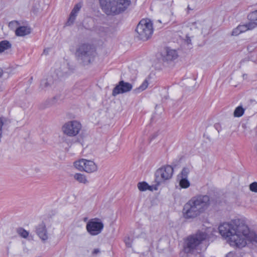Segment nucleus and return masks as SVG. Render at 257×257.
<instances>
[{"instance_id": "obj_1", "label": "nucleus", "mask_w": 257, "mask_h": 257, "mask_svg": "<svg viewBox=\"0 0 257 257\" xmlns=\"http://www.w3.org/2000/svg\"><path fill=\"white\" fill-rule=\"evenodd\" d=\"M221 236L231 246L242 248L248 243H257V235L250 231L244 221L236 219L229 223L224 222L218 227Z\"/></svg>"}, {"instance_id": "obj_2", "label": "nucleus", "mask_w": 257, "mask_h": 257, "mask_svg": "<svg viewBox=\"0 0 257 257\" xmlns=\"http://www.w3.org/2000/svg\"><path fill=\"white\" fill-rule=\"evenodd\" d=\"M211 203L207 195H197L192 197L183 207V214L186 219H193L204 213Z\"/></svg>"}, {"instance_id": "obj_3", "label": "nucleus", "mask_w": 257, "mask_h": 257, "mask_svg": "<svg viewBox=\"0 0 257 257\" xmlns=\"http://www.w3.org/2000/svg\"><path fill=\"white\" fill-rule=\"evenodd\" d=\"M99 3L106 15H118L126 10L131 4V1L99 0Z\"/></svg>"}, {"instance_id": "obj_4", "label": "nucleus", "mask_w": 257, "mask_h": 257, "mask_svg": "<svg viewBox=\"0 0 257 257\" xmlns=\"http://www.w3.org/2000/svg\"><path fill=\"white\" fill-rule=\"evenodd\" d=\"M95 55L94 48L88 44H82L77 48L76 56L77 59L84 65H88L93 61Z\"/></svg>"}, {"instance_id": "obj_5", "label": "nucleus", "mask_w": 257, "mask_h": 257, "mask_svg": "<svg viewBox=\"0 0 257 257\" xmlns=\"http://www.w3.org/2000/svg\"><path fill=\"white\" fill-rule=\"evenodd\" d=\"M136 31L138 34L137 37L140 40H148L153 32L152 21L148 18L142 19L138 24Z\"/></svg>"}, {"instance_id": "obj_6", "label": "nucleus", "mask_w": 257, "mask_h": 257, "mask_svg": "<svg viewBox=\"0 0 257 257\" xmlns=\"http://www.w3.org/2000/svg\"><path fill=\"white\" fill-rule=\"evenodd\" d=\"M74 166L78 170L88 173H93L97 170V166L93 161L84 159L74 162Z\"/></svg>"}, {"instance_id": "obj_7", "label": "nucleus", "mask_w": 257, "mask_h": 257, "mask_svg": "<svg viewBox=\"0 0 257 257\" xmlns=\"http://www.w3.org/2000/svg\"><path fill=\"white\" fill-rule=\"evenodd\" d=\"M207 238V234L205 232H198L195 235L188 238L187 246L189 251L194 249L198 250L202 241Z\"/></svg>"}, {"instance_id": "obj_8", "label": "nucleus", "mask_w": 257, "mask_h": 257, "mask_svg": "<svg viewBox=\"0 0 257 257\" xmlns=\"http://www.w3.org/2000/svg\"><path fill=\"white\" fill-rule=\"evenodd\" d=\"M82 127L78 121L71 120L65 123L62 126L63 133L69 137H74L78 134Z\"/></svg>"}, {"instance_id": "obj_9", "label": "nucleus", "mask_w": 257, "mask_h": 257, "mask_svg": "<svg viewBox=\"0 0 257 257\" xmlns=\"http://www.w3.org/2000/svg\"><path fill=\"white\" fill-rule=\"evenodd\" d=\"M174 170L170 165L164 166L158 169L155 173L156 180L158 182L164 181L171 179L173 174Z\"/></svg>"}, {"instance_id": "obj_10", "label": "nucleus", "mask_w": 257, "mask_h": 257, "mask_svg": "<svg viewBox=\"0 0 257 257\" xmlns=\"http://www.w3.org/2000/svg\"><path fill=\"white\" fill-rule=\"evenodd\" d=\"M103 228V224L101 221H97V219L90 220L86 224L87 231L92 235L99 234Z\"/></svg>"}, {"instance_id": "obj_11", "label": "nucleus", "mask_w": 257, "mask_h": 257, "mask_svg": "<svg viewBox=\"0 0 257 257\" xmlns=\"http://www.w3.org/2000/svg\"><path fill=\"white\" fill-rule=\"evenodd\" d=\"M257 26V18L255 20H251L245 25H240L234 29L232 32V36H238L240 34L250 30Z\"/></svg>"}, {"instance_id": "obj_12", "label": "nucleus", "mask_w": 257, "mask_h": 257, "mask_svg": "<svg viewBox=\"0 0 257 257\" xmlns=\"http://www.w3.org/2000/svg\"><path fill=\"white\" fill-rule=\"evenodd\" d=\"M132 88L133 85L131 83L124 82L123 80H121L113 88L112 95L113 96H115L119 94L129 92Z\"/></svg>"}, {"instance_id": "obj_13", "label": "nucleus", "mask_w": 257, "mask_h": 257, "mask_svg": "<svg viewBox=\"0 0 257 257\" xmlns=\"http://www.w3.org/2000/svg\"><path fill=\"white\" fill-rule=\"evenodd\" d=\"M178 57V54L176 50L166 48L165 52L162 55L163 61L164 62H171L176 59Z\"/></svg>"}, {"instance_id": "obj_14", "label": "nucleus", "mask_w": 257, "mask_h": 257, "mask_svg": "<svg viewBox=\"0 0 257 257\" xmlns=\"http://www.w3.org/2000/svg\"><path fill=\"white\" fill-rule=\"evenodd\" d=\"M36 231L37 235L43 241L48 239V236L45 224L42 223L36 227Z\"/></svg>"}, {"instance_id": "obj_15", "label": "nucleus", "mask_w": 257, "mask_h": 257, "mask_svg": "<svg viewBox=\"0 0 257 257\" xmlns=\"http://www.w3.org/2000/svg\"><path fill=\"white\" fill-rule=\"evenodd\" d=\"M16 35L18 36H24L30 34L31 29L28 26H19L15 31Z\"/></svg>"}, {"instance_id": "obj_16", "label": "nucleus", "mask_w": 257, "mask_h": 257, "mask_svg": "<svg viewBox=\"0 0 257 257\" xmlns=\"http://www.w3.org/2000/svg\"><path fill=\"white\" fill-rule=\"evenodd\" d=\"M74 179L80 183L87 184L88 183L86 177L85 175L81 173H76L74 176Z\"/></svg>"}, {"instance_id": "obj_17", "label": "nucleus", "mask_w": 257, "mask_h": 257, "mask_svg": "<svg viewBox=\"0 0 257 257\" xmlns=\"http://www.w3.org/2000/svg\"><path fill=\"white\" fill-rule=\"evenodd\" d=\"M12 47L11 44L7 40L0 42V53L4 52L5 50L10 49Z\"/></svg>"}, {"instance_id": "obj_18", "label": "nucleus", "mask_w": 257, "mask_h": 257, "mask_svg": "<svg viewBox=\"0 0 257 257\" xmlns=\"http://www.w3.org/2000/svg\"><path fill=\"white\" fill-rule=\"evenodd\" d=\"M52 82L51 80L48 79H44L41 81L40 86V88L41 90H46L51 86Z\"/></svg>"}, {"instance_id": "obj_19", "label": "nucleus", "mask_w": 257, "mask_h": 257, "mask_svg": "<svg viewBox=\"0 0 257 257\" xmlns=\"http://www.w3.org/2000/svg\"><path fill=\"white\" fill-rule=\"evenodd\" d=\"M82 3H79L76 4L72 10L69 16H76L82 7Z\"/></svg>"}, {"instance_id": "obj_20", "label": "nucleus", "mask_w": 257, "mask_h": 257, "mask_svg": "<svg viewBox=\"0 0 257 257\" xmlns=\"http://www.w3.org/2000/svg\"><path fill=\"white\" fill-rule=\"evenodd\" d=\"M179 185L182 188H187L190 186V183L187 178H181L179 181Z\"/></svg>"}, {"instance_id": "obj_21", "label": "nucleus", "mask_w": 257, "mask_h": 257, "mask_svg": "<svg viewBox=\"0 0 257 257\" xmlns=\"http://www.w3.org/2000/svg\"><path fill=\"white\" fill-rule=\"evenodd\" d=\"M244 112V109L241 106H237L234 110L233 115L234 117H239L241 116Z\"/></svg>"}, {"instance_id": "obj_22", "label": "nucleus", "mask_w": 257, "mask_h": 257, "mask_svg": "<svg viewBox=\"0 0 257 257\" xmlns=\"http://www.w3.org/2000/svg\"><path fill=\"white\" fill-rule=\"evenodd\" d=\"M138 189L141 191H144L147 190H151V187L145 182H139L138 184Z\"/></svg>"}, {"instance_id": "obj_23", "label": "nucleus", "mask_w": 257, "mask_h": 257, "mask_svg": "<svg viewBox=\"0 0 257 257\" xmlns=\"http://www.w3.org/2000/svg\"><path fill=\"white\" fill-rule=\"evenodd\" d=\"M61 71H59V70H57L56 74L58 75L59 77H64L67 75H68V72L66 71H63L65 69H67V67L65 66V65H63L61 66L60 68Z\"/></svg>"}, {"instance_id": "obj_24", "label": "nucleus", "mask_w": 257, "mask_h": 257, "mask_svg": "<svg viewBox=\"0 0 257 257\" xmlns=\"http://www.w3.org/2000/svg\"><path fill=\"white\" fill-rule=\"evenodd\" d=\"M148 82L147 80H145L141 84V85H140L138 88L135 89L134 91L136 93L140 92L145 90L148 87Z\"/></svg>"}, {"instance_id": "obj_25", "label": "nucleus", "mask_w": 257, "mask_h": 257, "mask_svg": "<svg viewBox=\"0 0 257 257\" xmlns=\"http://www.w3.org/2000/svg\"><path fill=\"white\" fill-rule=\"evenodd\" d=\"M59 99V97L57 96H54L51 98L48 99L46 101L47 106H50L56 104Z\"/></svg>"}, {"instance_id": "obj_26", "label": "nucleus", "mask_w": 257, "mask_h": 257, "mask_svg": "<svg viewBox=\"0 0 257 257\" xmlns=\"http://www.w3.org/2000/svg\"><path fill=\"white\" fill-rule=\"evenodd\" d=\"M17 232L21 236L25 238H27L29 235V232L23 228H18Z\"/></svg>"}, {"instance_id": "obj_27", "label": "nucleus", "mask_w": 257, "mask_h": 257, "mask_svg": "<svg viewBox=\"0 0 257 257\" xmlns=\"http://www.w3.org/2000/svg\"><path fill=\"white\" fill-rule=\"evenodd\" d=\"M189 173V169L188 168H184L182 170L181 174L178 176V177L187 178Z\"/></svg>"}, {"instance_id": "obj_28", "label": "nucleus", "mask_w": 257, "mask_h": 257, "mask_svg": "<svg viewBox=\"0 0 257 257\" xmlns=\"http://www.w3.org/2000/svg\"><path fill=\"white\" fill-rule=\"evenodd\" d=\"M20 24L18 21H14L9 23V26L11 29H16L20 26Z\"/></svg>"}, {"instance_id": "obj_29", "label": "nucleus", "mask_w": 257, "mask_h": 257, "mask_svg": "<svg viewBox=\"0 0 257 257\" xmlns=\"http://www.w3.org/2000/svg\"><path fill=\"white\" fill-rule=\"evenodd\" d=\"M249 189L251 191L257 193V182H254L251 183L249 185Z\"/></svg>"}, {"instance_id": "obj_30", "label": "nucleus", "mask_w": 257, "mask_h": 257, "mask_svg": "<svg viewBox=\"0 0 257 257\" xmlns=\"http://www.w3.org/2000/svg\"><path fill=\"white\" fill-rule=\"evenodd\" d=\"M40 7V2L39 0H36V3L33 4V10L35 11L39 9Z\"/></svg>"}, {"instance_id": "obj_31", "label": "nucleus", "mask_w": 257, "mask_h": 257, "mask_svg": "<svg viewBox=\"0 0 257 257\" xmlns=\"http://www.w3.org/2000/svg\"><path fill=\"white\" fill-rule=\"evenodd\" d=\"M75 17H69V19L66 23V25L70 26L75 21Z\"/></svg>"}, {"instance_id": "obj_32", "label": "nucleus", "mask_w": 257, "mask_h": 257, "mask_svg": "<svg viewBox=\"0 0 257 257\" xmlns=\"http://www.w3.org/2000/svg\"><path fill=\"white\" fill-rule=\"evenodd\" d=\"M186 41L188 44H190L191 43V40L189 37L186 36Z\"/></svg>"}, {"instance_id": "obj_33", "label": "nucleus", "mask_w": 257, "mask_h": 257, "mask_svg": "<svg viewBox=\"0 0 257 257\" xmlns=\"http://www.w3.org/2000/svg\"><path fill=\"white\" fill-rule=\"evenodd\" d=\"M158 21L160 23H163L164 25L167 23L166 21L164 20V19H163L162 20H158Z\"/></svg>"}, {"instance_id": "obj_34", "label": "nucleus", "mask_w": 257, "mask_h": 257, "mask_svg": "<svg viewBox=\"0 0 257 257\" xmlns=\"http://www.w3.org/2000/svg\"><path fill=\"white\" fill-rule=\"evenodd\" d=\"M49 52V49H45L44 50L43 53L45 55H47Z\"/></svg>"}, {"instance_id": "obj_35", "label": "nucleus", "mask_w": 257, "mask_h": 257, "mask_svg": "<svg viewBox=\"0 0 257 257\" xmlns=\"http://www.w3.org/2000/svg\"><path fill=\"white\" fill-rule=\"evenodd\" d=\"M99 252V250L98 249H95L93 250V253H94V254H96V253H97Z\"/></svg>"}, {"instance_id": "obj_36", "label": "nucleus", "mask_w": 257, "mask_h": 257, "mask_svg": "<svg viewBox=\"0 0 257 257\" xmlns=\"http://www.w3.org/2000/svg\"><path fill=\"white\" fill-rule=\"evenodd\" d=\"M3 73H4V71H3V69L1 68H0V77H2Z\"/></svg>"}, {"instance_id": "obj_37", "label": "nucleus", "mask_w": 257, "mask_h": 257, "mask_svg": "<svg viewBox=\"0 0 257 257\" xmlns=\"http://www.w3.org/2000/svg\"><path fill=\"white\" fill-rule=\"evenodd\" d=\"M251 14L254 16H257V10L253 11L251 13Z\"/></svg>"}, {"instance_id": "obj_38", "label": "nucleus", "mask_w": 257, "mask_h": 257, "mask_svg": "<svg viewBox=\"0 0 257 257\" xmlns=\"http://www.w3.org/2000/svg\"><path fill=\"white\" fill-rule=\"evenodd\" d=\"M127 246L130 247L131 246L130 244L129 243H126Z\"/></svg>"}, {"instance_id": "obj_39", "label": "nucleus", "mask_w": 257, "mask_h": 257, "mask_svg": "<svg viewBox=\"0 0 257 257\" xmlns=\"http://www.w3.org/2000/svg\"><path fill=\"white\" fill-rule=\"evenodd\" d=\"M246 76V75H245V74H243V78L245 77Z\"/></svg>"}, {"instance_id": "obj_40", "label": "nucleus", "mask_w": 257, "mask_h": 257, "mask_svg": "<svg viewBox=\"0 0 257 257\" xmlns=\"http://www.w3.org/2000/svg\"><path fill=\"white\" fill-rule=\"evenodd\" d=\"M191 10V9H190V7L188 6V10L189 11V10Z\"/></svg>"}, {"instance_id": "obj_41", "label": "nucleus", "mask_w": 257, "mask_h": 257, "mask_svg": "<svg viewBox=\"0 0 257 257\" xmlns=\"http://www.w3.org/2000/svg\"><path fill=\"white\" fill-rule=\"evenodd\" d=\"M2 90V87H1V86H0V91H1Z\"/></svg>"}]
</instances>
